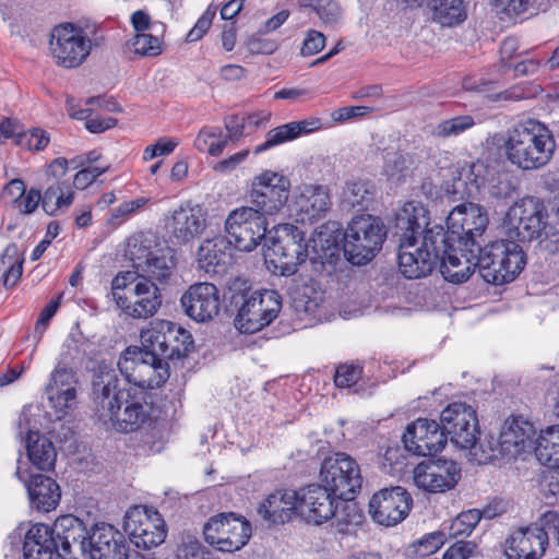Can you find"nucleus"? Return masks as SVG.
I'll return each instance as SVG.
<instances>
[{
	"mask_svg": "<svg viewBox=\"0 0 559 559\" xmlns=\"http://www.w3.org/2000/svg\"><path fill=\"white\" fill-rule=\"evenodd\" d=\"M23 559H61L51 525L32 524L24 533Z\"/></svg>",
	"mask_w": 559,
	"mask_h": 559,
	"instance_id": "35",
	"label": "nucleus"
},
{
	"mask_svg": "<svg viewBox=\"0 0 559 559\" xmlns=\"http://www.w3.org/2000/svg\"><path fill=\"white\" fill-rule=\"evenodd\" d=\"M49 49L57 66L73 69L90 56L92 40L81 27L63 23L51 29Z\"/></svg>",
	"mask_w": 559,
	"mask_h": 559,
	"instance_id": "14",
	"label": "nucleus"
},
{
	"mask_svg": "<svg viewBox=\"0 0 559 559\" xmlns=\"http://www.w3.org/2000/svg\"><path fill=\"white\" fill-rule=\"evenodd\" d=\"M547 207L537 197H525L509 207L503 228L507 237L514 242L540 239L547 226Z\"/></svg>",
	"mask_w": 559,
	"mask_h": 559,
	"instance_id": "10",
	"label": "nucleus"
},
{
	"mask_svg": "<svg viewBox=\"0 0 559 559\" xmlns=\"http://www.w3.org/2000/svg\"><path fill=\"white\" fill-rule=\"evenodd\" d=\"M15 476L25 485L32 509L48 513L58 507L61 489L53 478L43 474L29 475L21 466H17Z\"/></svg>",
	"mask_w": 559,
	"mask_h": 559,
	"instance_id": "29",
	"label": "nucleus"
},
{
	"mask_svg": "<svg viewBox=\"0 0 559 559\" xmlns=\"http://www.w3.org/2000/svg\"><path fill=\"white\" fill-rule=\"evenodd\" d=\"M476 248L475 265L484 281L492 285L512 282L526 264L522 247L510 239L497 240L485 247L476 243Z\"/></svg>",
	"mask_w": 559,
	"mask_h": 559,
	"instance_id": "5",
	"label": "nucleus"
},
{
	"mask_svg": "<svg viewBox=\"0 0 559 559\" xmlns=\"http://www.w3.org/2000/svg\"><path fill=\"white\" fill-rule=\"evenodd\" d=\"M362 376V367L359 364H341L336 367L334 383L337 388H350Z\"/></svg>",
	"mask_w": 559,
	"mask_h": 559,
	"instance_id": "56",
	"label": "nucleus"
},
{
	"mask_svg": "<svg viewBox=\"0 0 559 559\" xmlns=\"http://www.w3.org/2000/svg\"><path fill=\"white\" fill-rule=\"evenodd\" d=\"M61 559H84L90 528L72 514L59 516L51 525Z\"/></svg>",
	"mask_w": 559,
	"mask_h": 559,
	"instance_id": "24",
	"label": "nucleus"
},
{
	"mask_svg": "<svg viewBox=\"0 0 559 559\" xmlns=\"http://www.w3.org/2000/svg\"><path fill=\"white\" fill-rule=\"evenodd\" d=\"M123 528L138 548L151 549L166 538V525L160 513L153 507L133 506L124 515Z\"/></svg>",
	"mask_w": 559,
	"mask_h": 559,
	"instance_id": "17",
	"label": "nucleus"
},
{
	"mask_svg": "<svg viewBox=\"0 0 559 559\" xmlns=\"http://www.w3.org/2000/svg\"><path fill=\"white\" fill-rule=\"evenodd\" d=\"M539 488L549 503L559 501V467H548L543 472Z\"/></svg>",
	"mask_w": 559,
	"mask_h": 559,
	"instance_id": "54",
	"label": "nucleus"
},
{
	"mask_svg": "<svg viewBox=\"0 0 559 559\" xmlns=\"http://www.w3.org/2000/svg\"><path fill=\"white\" fill-rule=\"evenodd\" d=\"M277 238H269L264 252L269 270L281 276L294 275L309 258L305 231L293 224L278 225Z\"/></svg>",
	"mask_w": 559,
	"mask_h": 559,
	"instance_id": "8",
	"label": "nucleus"
},
{
	"mask_svg": "<svg viewBox=\"0 0 559 559\" xmlns=\"http://www.w3.org/2000/svg\"><path fill=\"white\" fill-rule=\"evenodd\" d=\"M147 203L146 198H138L135 200L126 201L114 209L109 218V224L120 225L128 216L135 213L139 209Z\"/></svg>",
	"mask_w": 559,
	"mask_h": 559,
	"instance_id": "59",
	"label": "nucleus"
},
{
	"mask_svg": "<svg viewBox=\"0 0 559 559\" xmlns=\"http://www.w3.org/2000/svg\"><path fill=\"white\" fill-rule=\"evenodd\" d=\"M26 452L32 464L40 471L55 467L57 452L52 441L38 431L29 430L25 439Z\"/></svg>",
	"mask_w": 559,
	"mask_h": 559,
	"instance_id": "39",
	"label": "nucleus"
},
{
	"mask_svg": "<svg viewBox=\"0 0 559 559\" xmlns=\"http://www.w3.org/2000/svg\"><path fill=\"white\" fill-rule=\"evenodd\" d=\"M76 378L72 368L67 367L62 362H58L50 373L47 385L56 386L58 390L75 389Z\"/></svg>",
	"mask_w": 559,
	"mask_h": 559,
	"instance_id": "57",
	"label": "nucleus"
},
{
	"mask_svg": "<svg viewBox=\"0 0 559 559\" xmlns=\"http://www.w3.org/2000/svg\"><path fill=\"white\" fill-rule=\"evenodd\" d=\"M383 158V174L389 180L400 181L406 176L408 169L406 155L399 151H391L386 152Z\"/></svg>",
	"mask_w": 559,
	"mask_h": 559,
	"instance_id": "51",
	"label": "nucleus"
},
{
	"mask_svg": "<svg viewBox=\"0 0 559 559\" xmlns=\"http://www.w3.org/2000/svg\"><path fill=\"white\" fill-rule=\"evenodd\" d=\"M444 234L441 225H435L427 230L421 240L420 247L416 245H399V270L409 280L421 278L429 275L440 260V248L444 246Z\"/></svg>",
	"mask_w": 559,
	"mask_h": 559,
	"instance_id": "11",
	"label": "nucleus"
},
{
	"mask_svg": "<svg viewBox=\"0 0 559 559\" xmlns=\"http://www.w3.org/2000/svg\"><path fill=\"white\" fill-rule=\"evenodd\" d=\"M229 307L236 311L235 328L253 334L270 325L282 310V297L276 290L235 289L230 287Z\"/></svg>",
	"mask_w": 559,
	"mask_h": 559,
	"instance_id": "3",
	"label": "nucleus"
},
{
	"mask_svg": "<svg viewBox=\"0 0 559 559\" xmlns=\"http://www.w3.org/2000/svg\"><path fill=\"white\" fill-rule=\"evenodd\" d=\"M227 145V138L219 128H203L195 141L194 146L200 152H206L211 156H218L222 154Z\"/></svg>",
	"mask_w": 559,
	"mask_h": 559,
	"instance_id": "47",
	"label": "nucleus"
},
{
	"mask_svg": "<svg viewBox=\"0 0 559 559\" xmlns=\"http://www.w3.org/2000/svg\"><path fill=\"white\" fill-rule=\"evenodd\" d=\"M447 441L442 424L428 418H418L407 425L403 435L405 449L418 456L435 455L445 447Z\"/></svg>",
	"mask_w": 559,
	"mask_h": 559,
	"instance_id": "20",
	"label": "nucleus"
},
{
	"mask_svg": "<svg viewBox=\"0 0 559 559\" xmlns=\"http://www.w3.org/2000/svg\"><path fill=\"white\" fill-rule=\"evenodd\" d=\"M343 230L336 222H328L313 234L309 243V260L317 273L325 272L326 264L334 266L340 260Z\"/></svg>",
	"mask_w": 559,
	"mask_h": 559,
	"instance_id": "23",
	"label": "nucleus"
},
{
	"mask_svg": "<svg viewBox=\"0 0 559 559\" xmlns=\"http://www.w3.org/2000/svg\"><path fill=\"white\" fill-rule=\"evenodd\" d=\"M175 264L171 258L165 254L158 255L154 253L144 262V265L140 264V270L134 273L139 278H145L153 283H164L171 276Z\"/></svg>",
	"mask_w": 559,
	"mask_h": 559,
	"instance_id": "45",
	"label": "nucleus"
},
{
	"mask_svg": "<svg viewBox=\"0 0 559 559\" xmlns=\"http://www.w3.org/2000/svg\"><path fill=\"white\" fill-rule=\"evenodd\" d=\"M368 106H345L332 111L331 118L334 122H344L353 118L364 117L372 111Z\"/></svg>",
	"mask_w": 559,
	"mask_h": 559,
	"instance_id": "62",
	"label": "nucleus"
},
{
	"mask_svg": "<svg viewBox=\"0 0 559 559\" xmlns=\"http://www.w3.org/2000/svg\"><path fill=\"white\" fill-rule=\"evenodd\" d=\"M298 509V492L294 490H276L270 493L258 508V513L274 524L288 522Z\"/></svg>",
	"mask_w": 559,
	"mask_h": 559,
	"instance_id": "37",
	"label": "nucleus"
},
{
	"mask_svg": "<svg viewBox=\"0 0 559 559\" xmlns=\"http://www.w3.org/2000/svg\"><path fill=\"white\" fill-rule=\"evenodd\" d=\"M155 237L152 234L139 233L128 239L126 255L132 262L134 272L140 270V264L148 260L155 252Z\"/></svg>",
	"mask_w": 559,
	"mask_h": 559,
	"instance_id": "44",
	"label": "nucleus"
},
{
	"mask_svg": "<svg viewBox=\"0 0 559 559\" xmlns=\"http://www.w3.org/2000/svg\"><path fill=\"white\" fill-rule=\"evenodd\" d=\"M289 189L290 181L287 177L265 170L252 181L249 193L252 207L259 210L265 217L275 215L286 205Z\"/></svg>",
	"mask_w": 559,
	"mask_h": 559,
	"instance_id": "18",
	"label": "nucleus"
},
{
	"mask_svg": "<svg viewBox=\"0 0 559 559\" xmlns=\"http://www.w3.org/2000/svg\"><path fill=\"white\" fill-rule=\"evenodd\" d=\"M492 181L491 194L497 198H508L516 190L515 179L509 173H499Z\"/></svg>",
	"mask_w": 559,
	"mask_h": 559,
	"instance_id": "60",
	"label": "nucleus"
},
{
	"mask_svg": "<svg viewBox=\"0 0 559 559\" xmlns=\"http://www.w3.org/2000/svg\"><path fill=\"white\" fill-rule=\"evenodd\" d=\"M320 477L342 501L354 500L364 480L359 464L345 452H336L325 457L321 464Z\"/></svg>",
	"mask_w": 559,
	"mask_h": 559,
	"instance_id": "12",
	"label": "nucleus"
},
{
	"mask_svg": "<svg viewBox=\"0 0 559 559\" xmlns=\"http://www.w3.org/2000/svg\"><path fill=\"white\" fill-rule=\"evenodd\" d=\"M475 126V120L469 115L456 116L442 120L432 129V135L438 138L457 136Z\"/></svg>",
	"mask_w": 559,
	"mask_h": 559,
	"instance_id": "48",
	"label": "nucleus"
},
{
	"mask_svg": "<svg viewBox=\"0 0 559 559\" xmlns=\"http://www.w3.org/2000/svg\"><path fill=\"white\" fill-rule=\"evenodd\" d=\"M461 478V468L452 460H427L414 469L415 485L428 492H445L453 489Z\"/></svg>",
	"mask_w": 559,
	"mask_h": 559,
	"instance_id": "21",
	"label": "nucleus"
},
{
	"mask_svg": "<svg viewBox=\"0 0 559 559\" xmlns=\"http://www.w3.org/2000/svg\"><path fill=\"white\" fill-rule=\"evenodd\" d=\"M45 393L58 419L67 416L76 405V389H64L61 391L56 386L46 385Z\"/></svg>",
	"mask_w": 559,
	"mask_h": 559,
	"instance_id": "46",
	"label": "nucleus"
},
{
	"mask_svg": "<svg viewBox=\"0 0 559 559\" xmlns=\"http://www.w3.org/2000/svg\"><path fill=\"white\" fill-rule=\"evenodd\" d=\"M376 186L367 179H352L345 183L342 204L348 209L367 210L376 197Z\"/></svg>",
	"mask_w": 559,
	"mask_h": 559,
	"instance_id": "40",
	"label": "nucleus"
},
{
	"mask_svg": "<svg viewBox=\"0 0 559 559\" xmlns=\"http://www.w3.org/2000/svg\"><path fill=\"white\" fill-rule=\"evenodd\" d=\"M314 12L323 23H333L340 16V8L333 0H317Z\"/></svg>",
	"mask_w": 559,
	"mask_h": 559,
	"instance_id": "64",
	"label": "nucleus"
},
{
	"mask_svg": "<svg viewBox=\"0 0 559 559\" xmlns=\"http://www.w3.org/2000/svg\"><path fill=\"white\" fill-rule=\"evenodd\" d=\"M7 257L13 258V261L0 277L3 280L4 287L10 288L15 286L21 278L24 258L16 243H9L7 246Z\"/></svg>",
	"mask_w": 559,
	"mask_h": 559,
	"instance_id": "50",
	"label": "nucleus"
},
{
	"mask_svg": "<svg viewBox=\"0 0 559 559\" xmlns=\"http://www.w3.org/2000/svg\"><path fill=\"white\" fill-rule=\"evenodd\" d=\"M536 528L535 532L543 533L547 537V544L549 543V536L552 535L559 542V512L558 511H546L540 515L538 521L531 525Z\"/></svg>",
	"mask_w": 559,
	"mask_h": 559,
	"instance_id": "58",
	"label": "nucleus"
},
{
	"mask_svg": "<svg viewBox=\"0 0 559 559\" xmlns=\"http://www.w3.org/2000/svg\"><path fill=\"white\" fill-rule=\"evenodd\" d=\"M142 347L129 346L120 355L118 368L126 378L140 384L162 385L169 373V360L180 359L193 347L192 335L166 320H156L141 331Z\"/></svg>",
	"mask_w": 559,
	"mask_h": 559,
	"instance_id": "1",
	"label": "nucleus"
},
{
	"mask_svg": "<svg viewBox=\"0 0 559 559\" xmlns=\"http://www.w3.org/2000/svg\"><path fill=\"white\" fill-rule=\"evenodd\" d=\"M476 548L474 542L457 540L445 550L442 559H468Z\"/></svg>",
	"mask_w": 559,
	"mask_h": 559,
	"instance_id": "63",
	"label": "nucleus"
},
{
	"mask_svg": "<svg viewBox=\"0 0 559 559\" xmlns=\"http://www.w3.org/2000/svg\"><path fill=\"white\" fill-rule=\"evenodd\" d=\"M206 227L205 213L200 205L182 204L165 218V229L175 246L187 245Z\"/></svg>",
	"mask_w": 559,
	"mask_h": 559,
	"instance_id": "25",
	"label": "nucleus"
},
{
	"mask_svg": "<svg viewBox=\"0 0 559 559\" xmlns=\"http://www.w3.org/2000/svg\"><path fill=\"white\" fill-rule=\"evenodd\" d=\"M430 225V213L418 201H408L395 215L396 234L404 246L417 243L419 236L424 238L427 230L433 228Z\"/></svg>",
	"mask_w": 559,
	"mask_h": 559,
	"instance_id": "32",
	"label": "nucleus"
},
{
	"mask_svg": "<svg viewBox=\"0 0 559 559\" xmlns=\"http://www.w3.org/2000/svg\"><path fill=\"white\" fill-rule=\"evenodd\" d=\"M49 142L48 132L40 128H32L17 134V144L34 152L43 151Z\"/></svg>",
	"mask_w": 559,
	"mask_h": 559,
	"instance_id": "53",
	"label": "nucleus"
},
{
	"mask_svg": "<svg viewBox=\"0 0 559 559\" xmlns=\"http://www.w3.org/2000/svg\"><path fill=\"white\" fill-rule=\"evenodd\" d=\"M84 559H128L129 545L124 535L114 525L105 522L90 527Z\"/></svg>",
	"mask_w": 559,
	"mask_h": 559,
	"instance_id": "22",
	"label": "nucleus"
},
{
	"mask_svg": "<svg viewBox=\"0 0 559 559\" xmlns=\"http://www.w3.org/2000/svg\"><path fill=\"white\" fill-rule=\"evenodd\" d=\"M322 128L319 118H308L301 121H293L270 130L263 143L254 148V154H260L275 145L295 140L301 134H308Z\"/></svg>",
	"mask_w": 559,
	"mask_h": 559,
	"instance_id": "38",
	"label": "nucleus"
},
{
	"mask_svg": "<svg viewBox=\"0 0 559 559\" xmlns=\"http://www.w3.org/2000/svg\"><path fill=\"white\" fill-rule=\"evenodd\" d=\"M492 5L508 15H520L528 11L532 0H490Z\"/></svg>",
	"mask_w": 559,
	"mask_h": 559,
	"instance_id": "61",
	"label": "nucleus"
},
{
	"mask_svg": "<svg viewBox=\"0 0 559 559\" xmlns=\"http://www.w3.org/2000/svg\"><path fill=\"white\" fill-rule=\"evenodd\" d=\"M129 48L140 56L155 57L162 53V41L146 33H138L128 41Z\"/></svg>",
	"mask_w": 559,
	"mask_h": 559,
	"instance_id": "52",
	"label": "nucleus"
},
{
	"mask_svg": "<svg viewBox=\"0 0 559 559\" xmlns=\"http://www.w3.org/2000/svg\"><path fill=\"white\" fill-rule=\"evenodd\" d=\"M488 225L487 212L478 204L463 203L456 205L447 217L448 228H443L447 242L469 247V242L479 243Z\"/></svg>",
	"mask_w": 559,
	"mask_h": 559,
	"instance_id": "16",
	"label": "nucleus"
},
{
	"mask_svg": "<svg viewBox=\"0 0 559 559\" xmlns=\"http://www.w3.org/2000/svg\"><path fill=\"white\" fill-rule=\"evenodd\" d=\"M476 243L469 242V247L459 246L453 242H447L440 248V273L443 278L454 284L466 282L474 273Z\"/></svg>",
	"mask_w": 559,
	"mask_h": 559,
	"instance_id": "27",
	"label": "nucleus"
},
{
	"mask_svg": "<svg viewBox=\"0 0 559 559\" xmlns=\"http://www.w3.org/2000/svg\"><path fill=\"white\" fill-rule=\"evenodd\" d=\"M111 295L117 306L133 319L151 318L162 306V294L157 284L139 278L131 271L120 272L114 277Z\"/></svg>",
	"mask_w": 559,
	"mask_h": 559,
	"instance_id": "4",
	"label": "nucleus"
},
{
	"mask_svg": "<svg viewBox=\"0 0 559 559\" xmlns=\"http://www.w3.org/2000/svg\"><path fill=\"white\" fill-rule=\"evenodd\" d=\"M502 147L511 165L532 171L542 169L551 160L556 141L545 123L526 119L507 130Z\"/></svg>",
	"mask_w": 559,
	"mask_h": 559,
	"instance_id": "2",
	"label": "nucleus"
},
{
	"mask_svg": "<svg viewBox=\"0 0 559 559\" xmlns=\"http://www.w3.org/2000/svg\"><path fill=\"white\" fill-rule=\"evenodd\" d=\"M233 249L224 236L205 239L197 252L199 267L210 275L225 273L233 262Z\"/></svg>",
	"mask_w": 559,
	"mask_h": 559,
	"instance_id": "34",
	"label": "nucleus"
},
{
	"mask_svg": "<svg viewBox=\"0 0 559 559\" xmlns=\"http://www.w3.org/2000/svg\"><path fill=\"white\" fill-rule=\"evenodd\" d=\"M440 421L447 437H450L456 448L469 450L479 464L493 460L491 442H488V450H486L484 441L479 440L476 411L472 406L465 403H452L441 412Z\"/></svg>",
	"mask_w": 559,
	"mask_h": 559,
	"instance_id": "6",
	"label": "nucleus"
},
{
	"mask_svg": "<svg viewBox=\"0 0 559 559\" xmlns=\"http://www.w3.org/2000/svg\"><path fill=\"white\" fill-rule=\"evenodd\" d=\"M267 219L259 210L242 206L231 211L225 221V238L235 249L250 252L262 240L267 242Z\"/></svg>",
	"mask_w": 559,
	"mask_h": 559,
	"instance_id": "13",
	"label": "nucleus"
},
{
	"mask_svg": "<svg viewBox=\"0 0 559 559\" xmlns=\"http://www.w3.org/2000/svg\"><path fill=\"white\" fill-rule=\"evenodd\" d=\"M413 499L401 486L383 488L373 493L369 501V514L383 526H394L409 513Z\"/></svg>",
	"mask_w": 559,
	"mask_h": 559,
	"instance_id": "19",
	"label": "nucleus"
},
{
	"mask_svg": "<svg viewBox=\"0 0 559 559\" xmlns=\"http://www.w3.org/2000/svg\"><path fill=\"white\" fill-rule=\"evenodd\" d=\"M530 526L513 531L504 540L503 551L508 559H540L547 548V537Z\"/></svg>",
	"mask_w": 559,
	"mask_h": 559,
	"instance_id": "33",
	"label": "nucleus"
},
{
	"mask_svg": "<svg viewBox=\"0 0 559 559\" xmlns=\"http://www.w3.org/2000/svg\"><path fill=\"white\" fill-rule=\"evenodd\" d=\"M74 191L69 181H55L43 194V210L50 216L68 209L73 203Z\"/></svg>",
	"mask_w": 559,
	"mask_h": 559,
	"instance_id": "42",
	"label": "nucleus"
},
{
	"mask_svg": "<svg viewBox=\"0 0 559 559\" xmlns=\"http://www.w3.org/2000/svg\"><path fill=\"white\" fill-rule=\"evenodd\" d=\"M386 234L385 225L377 216L361 214L353 217L343 231L344 257L353 265L368 264L382 249Z\"/></svg>",
	"mask_w": 559,
	"mask_h": 559,
	"instance_id": "7",
	"label": "nucleus"
},
{
	"mask_svg": "<svg viewBox=\"0 0 559 559\" xmlns=\"http://www.w3.org/2000/svg\"><path fill=\"white\" fill-rule=\"evenodd\" d=\"M428 7L442 26L461 24L467 16L463 0H430Z\"/></svg>",
	"mask_w": 559,
	"mask_h": 559,
	"instance_id": "43",
	"label": "nucleus"
},
{
	"mask_svg": "<svg viewBox=\"0 0 559 559\" xmlns=\"http://www.w3.org/2000/svg\"><path fill=\"white\" fill-rule=\"evenodd\" d=\"M534 452L540 464L559 467V425L540 431L535 440Z\"/></svg>",
	"mask_w": 559,
	"mask_h": 559,
	"instance_id": "41",
	"label": "nucleus"
},
{
	"mask_svg": "<svg viewBox=\"0 0 559 559\" xmlns=\"http://www.w3.org/2000/svg\"><path fill=\"white\" fill-rule=\"evenodd\" d=\"M297 221L312 224L323 218L331 210L332 201L330 191L321 185L306 186L296 200Z\"/></svg>",
	"mask_w": 559,
	"mask_h": 559,
	"instance_id": "36",
	"label": "nucleus"
},
{
	"mask_svg": "<svg viewBox=\"0 0 559 559\" xmlns=\"http://www.w3.org/2000/svg\"><path fill=\"white\" fill-rule=\"evenodd\" d=\"M338 500L325 484H312L298 493V509L308 521L321 524L336 514Z\"/></svg>",
	"mask_w": 559,
	"mask_h": 559,
	"instance_id": "28",
	"label": "nucleus"
},
{
	"mask_svg": "<svg viewBox=\"0 0 559 559\" xmlns=\"http://www.w3.org/2000/svg\"><path fill=\"white\" fill-rule=\"evenodd\" d=\"M121 389H128V382L121 384L114 369L99 365L92 382L93 405L99 419L106 420L112 414Z\"/></svg>",
	"mask_w": 559,
	"mask_h": 559,
	"instance_id": "30",
	"label": "nucleus"
},
{
	"mask_svg": "<svg viewBox=\"0 0 559 559\" xmlns=\"http://www.w3.org/2000/svg\"><path fill=\"white\" fill-rule=\"evenodd\" d=\"M128 389L120 390L118 404L107 419L112 427L123 433L139 430L154 417V400L148 391L159 385L140 384L136 381L126 379Z\"/></svg>",
	"mask_w": 559,
	"mask_h": 559,
	"instance_id": "9",
	"label": "nucleus"
},
{
	"mask_svg": "<svg viewBox=\"0 0 559 559\" xmlns=\"http://www.w3.org/2000/svg\"><path fill=\"white\" fill-rule=\"evenodd\" d=\"M535 430L532 424L519 417L508 418L500 431L495 445L491 443L496 459L500 455H518L534 450Z\"/></svg>",
	"mask_w": 559,
	"mask_h": 559,
	"instance_id": "31",
	"label": "nucleus"
},
{
	"mask_svg": "<svg viewBox=\"0 0 559 559\" xmlns=\"http://www.w3.org/2000/svg\"><path fill=\"white\" fill-rule=\"evenodd\" d=\"M180 304L185 313L195 322H209L219 313V290L213 283H195L182 294Z\"/></svg>",
	"mask_w": 559,
	"mask_h": 559,
	"instance_id": "26",
	"label": "nucleus"
},
{
	"mask_svg": "<svg viewBox=\"0 0 559 559\" xmlns=\"http://www.w3.org/2000/svg\"><path fill=\"white\" fill-rule=\"evenodd\" d=\"M444 532L437 531L425 535L423 538L414 543V552L419 557H427L437 552L445 543Z\"/></svg>",
	"mask_w": 559,
	"mask_h": 559,
	"instance_id": "55",
	"label": "nucleus"
},
{
	"mask_svg": "<svg viewBox=\"0 0 559 559\" xmlns=\"http://www.w3.org/2000/svg\"><path fill=\"white\" fill-rule=\"evenodd\" d=\"M481 519V513L477 509L461 512L449 526V537L459 538L468 536L474 531Z\"/></svg>",
	"mask_w": 559,
	"mask_h": 559,
	"instance_id": "49",
	"label": "nucleus"
},
{
	"mask_svg": "<svg viewBox=\"0 0 559 559\" xmlns=\"http://www.w3.org/2000/svg\"><path fill=\"white\" fill-rule=\"evenodd\" d=\"M207 544L223 552L241 549L251 537V525L234 512L221 513L207 520L203 527Z\"/></svg>",
	"mask_w": 559,
	"mask_h": 559,
	"instance_id": "15",
	"label": "nucleus"
}]
</instances>
